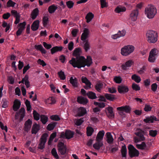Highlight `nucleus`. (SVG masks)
I'll return each instance as SVG.
<instances>
[{
    "mask_svg": "<svg viewBox=\"0 0 159 159\" xmlns=\"http://www.w3.org/2000/svg\"><path fill=\"white\" fill-rule=\"evenodd\" d=\"M57 8V6L53 5L50 6L48 8V11L50 13H54Z\"/></svg>",
    "mask_w": 159,
    "mask_h": 159,
    "instance_id": "obj_41",
    "label": "nucleus"
},
{
    "mask_svg": "<svg viewBox=\"0 0 159 159\" xmlns=\"http://www.w3.org/2000/svg\"><path fill=\"white\" fill-rule=\"evenodd\" d=\"M145 14L149 19L153 18L157 13L156 8L153 5H149L145 9Z\"/></svg>",
    "mask_w": 159,
    "mask_h": 159,
    "instance_id": "obj_3",
    "label": "nucleus"
},
{
    "mask_svg": "<svg viewBox=\"0 0 159 159\" xmlns=\"http://www.w3.org/2000/svg\"><path fill=\"white\" fill-rule=\"evenodd\" d=\"M39 10L38 8H35L32 11L31 15V17L34 20L35 19L38 15Z\"/></svg>",
    "mask_w": 159,
    "mask_h": 159,
    "instance_id": "obj_42",
    "label": "nucleus"
},
{
    "mask_svg": "<svg viewBox=\"0 0 159 159\" xmlns=\"http://www.w3.org/2000/svg\"><path fill=\"white\" fill-rule=\"evenodd\" d=\"M131 78L133 80H134L137 83H139L141 80L140 77L135 74L133 75L131 77Z\"/></svg>",
    "mask_w": 159,
    "mask_h": 159,
    "instance_id": "obj_44",
    "label": "nucleus"
},
{
    "mask_svg": "<svg viewBox=\"0 0 159 159\" xmlns=\"http://www.w3.org/2000/svg\"><path fill=\"white\" fill-rule=\"evenodd\" d=\"M58 149L62 155H64L66 152V148L64 144L62 142H60L58 144Z\"/></svg>",
    "mask_w": 159,
    "mask_h": 159,
    "instance_id": "obj_16",
    "label": "nucleus"
},
{
    "mask_svg": "<svg viewBox=\"0 0 159 159\" xmlns=\"http://www.w3.org/2000/svg\"><path fill=\"white\" fill-rule=\"evenodd\" d=\"M90 36V31L89 29L87 28H85L83 30L81 39L83 41H85L87 40H88V38Z\"/></svg>",
    "mask_w": 159,
    "mask_h": 159,
    "instance_id": "obj_11",
    "label": "nucleus"
},
{
    "mask_svg": "<svg viewBox=\"0 0 159 159\" xmlns=\"http://www.w3.org/2000/svg\"><path fill=\"white\" fill-rule=\"evenodd\" d=\"M39 21L36 20L34 21L31 25V29L33 31L37 30L39 27Z\"/></svg>",
    "mask_w": 159,
    "mask_h": 159,
    "instance_id": "obj_29",
    "label": "nucleus"
},
{
    "mask_svg": "<svg viewBox=\"0 0 159 159\" xmlns=\"http://www.w3.org/2000/svg\"><path fill=\"white\" fill-rule=\"evenodd\" d=\"M70 83L74 87H76L77 86V80L75 77H70Z\"/></svg>",
    "mask_w": 159,
    "mask_h": 159,
    "instance_id": "obj_40",
    "label": "nucleus"
},
{
    "mask_svg": "<svg viewBox=\"0 0 159 159\" xmlns=\"http://www.w3.org/2000/svg\"><path fill=\"white\" fill-rule=\"evenodd\" d=\"M33 114L34 119L35 120H38L39 119L40 115L36 111L34 110L33 111Z\"/></svg>",
    "mask_w": 159,
    "mask_h": 159,
    "instance_id": "obj_56",
    "label": "nucleus"
},
{
    "mask_svg": "<svg viewBox=\"0 0 159 159\" xmlns=\"http://www.w3.org/2000/svg\"><path fill=\"white\" fill-rule=\"evenodd\" d=\"M56 124V123L55 122L49 124L47 127V129L49 131L53 130L55 127Z\"/></svg>",
    "mask_w": 159,
    "mask_h": 159,
    "instance_id": "obj_49",
    "label": "nucleus"
},
{
    "mask_svg": "<svg viewBox=\"0 0 159 159\" xmlns=\"http://www.w3.org/2000/svg\"><path fill=\"white\" fill-rule=\"evenodd\" d=\"M81 79L82 82L85 83L86 85L85 88L87 89H90L91 88V84L87 78L84 76H82Z\"/></svg>",
    "mask_w": 159,
    "mask_h": 159,
    "instance_id": "obj_22",
    "label": "nucleus"
},
{
    "mask_svg": "<svg viewBox=\"0 0 159 159\" xmlns=\"http://www.w3.org/2000/svg\"><path fill=\"white\" fill-rule=\"evenodd\" d=\"M21 105L20 101L17 99H16L14 102L13 105V109L15 111H16L20 108Z\"/></svg>",
    "mask_w": 159,
    "mask_h": 159,
    "instance_id": "obj_23",
    "label": "nucleus"
},
{
    "mask_svg": "<svg viewBox=\"0 0 159 159\" xmlns=\"http://www.w3.org/2000/svg\"><path fill=\"white\" fill-rule=\"evenodd\" d=\"M101 7L102 8L107 7L108 6V3L107 0H100Z\"/></svg>",
    "mask_w": 159,
    "mask_h": 159,
    "instance_id": "obj_51",
    "label": "nucleus"
},
{
    "mask_svg": "<svg viewBox=\"0 0 159 159\" xmlns=\"http://www.w3.org/2000/svg\"><path fill=\"white\" fill-rule=\"evenodd\" d=\"M136 148L141 150H146L147 149V146L144 142H142L140 144H136Z\"/></svg>",
    "mask_w": 159,
    "mask_h": 159,
    "instance_id": "obj_31",
    "label": "nucleus"
},
{
    "mask_svg": "<svg viewBox=\"0 0 159 159\" xmlns=\"http://www.w3.org/2000/svg\"><path fill=\"white\" fill-rule=\"evenodd\" d=\"M126 34V31L125 30H119L117 33L111 35V38L113 39H116L118 38L124 37Z\"/></svg>",
    "mask_w": 159,
    "mask_h": 159,
    "instance_id": "obj_10",
    "label": "nucleus"
},
{
    "mask_svg": "<svg viewBox=\"0 0 159 159\" xmlns=\"http://www.w3.org/2000/svg\"><path fill=\"white\" fill-rule=\"evenodd\" d=\"M122 156L123 157H125L127 154V150L126 147L124 145L122 146L121 149Z\"/></svg>",
    "mask_w": 159,
    "mask_h": 159,
    "instance_id": "obj_38",
    "label": "nucleus"
},
{
    "mask_svg": "<svg viewBox=\"0 0 159 159\" xmlns=\"http://www.w3.org/2000/svg\"><path fill=\"white\" fill-rule=\"evenodd\" d=\"M2 26L4 28L6 27L5 29V31L7 32L8 31L10 28V25L9 24H7V23L5 21H3L2 24Z\"/></svg>",
    "mask_w": 159,
    "mask_h": 159,
    "instance_id": "obj_55",
    "label": "nucleus"
},
{
    "mask_svg": "<svg viewBox=\"0 0 159 159\" xmlns=\"http://www.w3.org/2000/svg\"><path fill=\"white\" fill-rule=\"evenodd\" d=\"M144 133L143 131L140 130L138 132H136L135 134L139 137L140 140L143 141L145 140V138L144 136Z\"/></svg>",
    "mask_w": 159,
    "mask_h": 159,
    "instance_id": "obj_28",
    "label": "nucleus"
},
{
    "mask_svg": "<svg viewBox=\"0 0 159 159\" xmlns=\"http://www.w3.org/2000/svg\"><path fill=\"white\" fill-rule=\"evenodd\" d=\"M37 62L38 64L41 65L43 67H44L47 65L46 63L43 60H42L40 59H39Z\"/></svg>",
    "mask_w": 159,
    "mask_h": 159,
    "instance_id": "obj_62",
    "label": "nucleus"
},
{
    "mask_svg": "<svg viewBox=\"0 0 159 159\" xmlns=\"http://www.w3.org/2000/svg\"><path fill=\"white\" fill-rule=\"evenodd\" d=\"M74 135V133L70 130L66 131L65 133L62 132L61 135V138H64L66 137L67 139H69L73 137Z\"/></svg>",
    "mask_w": 159,
    "mask_h": 159,
    "instance_id": "obj_17",
    "label": "nucleus"
},
{
    "mask_svg": "<svg viewBox=\"0 0 159 159\" xmlns=\"http://www.w3.org/2000/svg\"><path fill=\"white\" fill-rule=\"evenodd\" d=\"M66 4L67 7L70 9L72 8L74 5V2L71 1H67L66 2Z\"/></svg>",
    "mask_w": 159,
    "mask_h": 159,
    "instance_id": "obj_61",
    "label": "nucleus"
},
{
    "mask_svg": "<svg viewBox=\"0 0 159 159\" xmlns=\"http://www.w3.org/2000/svg\"><path fill=\"white\" fill-rule=\"evenodd\" d=\"M94 17V15L92 13L89 12L88 13L86 16V19L87 23H89L93 19Z\"/></svg>",
    "mask_w": 159,
    "mask_h": 159,
    "instance_id": "obj_34",
    "label": "nucleus"
},
{
    "mask_svg": "<svg viewBox=\"0 0 159 159\" xmlns=\"http://www.w3.org/2000/svg\"><path fill=\"white\" fill-rule=\"evenodd\" d=\"M139 14V11L137 9L132 11L130 14V19L132 21H135L137 19Z\"/></svg>",
    "mask_w": 159,
    "mask_h": 159,
    "instance_id": "obj_13",
    "label": "nucleus"
},
{
    "mask_svg": "<svg viewBox=\"0 0 159 159\" xmlns=\"http://www.w3.org/2000/svg\"><path fill=\"white\" fill-rule=\"evenodd\" d=\"M25 104L26 107V109L27 111L31 112V107L30 102L27 100L25 102Z\"/></svg>",
    "mask_w": 159,
    "mask_h": 159,
    "instance_id": "obj_47",
    "label": "nucleus"
},
{
    "mask_svg": "<svg viewBox=\"0 0 159 159\" xmlns=\"http://www.w3.org/2000/svg\"><path fill=\"white\" fill-rule=\"evenodd\" d=\"M19 84L21 83H25L26 87L27 88H28L30 87L29 82L28 81V76L27 75H26L25 77L23 78L22 80L20 81H19L18 82Z\"/></svg>",
    "mask_w": 159,
    "mask_h": 159,
    "instance_id": "obj_26",
    "label": "nucleus"
},
{
    "mask_svg": "<svg viewBox=\"0 0 159 159\" xmlns=\"http://www.w3.org/2000/svg\"><path fill=\"white\" fill-rule=\"evenodd\" d=\"M12 15L14 16L16 18V20L15 23L16 24L18 23L20 20V16L19 13L15 10H12L11 11Z\"/></svg>",
    "mask_w": 159,
    "mask_h": 159,
    "instance_id": "obj_21",
    "label": "nucleus"
},
{
    "mask_svg": "<svg viewBox=\"0 0 159 159\" xmlns=\"http://www.w3.org/2000/svg\"><path fill=\"white\" fill-rule=\"evenodd\" d=\"M157 134V131L156 130H150L149 131V134L152 137H155Z\"/></svg>",
    "mask_w": 159,
    "mask_h": 159,
    "instance_id": "obj_63",
    "label": "nucleus"
},
{
    "mask_svg": "<svg viewBox=\"0 0 159 159\" xmlns=\"http://www.w3.org/2000/svg\"><path fill=\"white\" fill-rule=\"evenodd\" d=\"M96 142H97L93 144V147L95 149L98 150L103 145V143L102 141Z\"/></svg>",
    "mask_w": 159,
    "mask_h": 159,
    "instance_id": "obj_33",
    "label": "nucleus"
},
{
    "mask_svg": "<svg viewBox=\"0 0 159 159\" xmlns=\"http://www.w3.org/2000/svg\"><path fill=\"white\" fill-rule=\"evenodd\" d=\"M48 136V134L47 133L44 134L42 135L38 146L39 148L43 149L44 148L45 144L47 141V138Z\"/></svg>",
    "mask_w": 159,
    "mask_h": 159,
    "instance_id": "obj_9",
    "label": "nucleus"
},
{
    "mask_svg": "<svg viewBox=\"0 0 159 159\" xmlns=\"http://www.w3.org/2000/svg\"><path fill=\"white\" fill-rule=\"evenodd\" d=\"M134 64V61L132 60H129L126 61L125 63L122 64L121 68L124 70H129Z\"/></svg>",
    "mask_w": 159,
    "mask_h": 159,
    "instance_id": "obj_8",
    "label": "nucleus"
},
{
    "mask_svg": "<svg viewBox=\"0 0 159 159\" xmlns=\"http://www.w3.org/2000/svg\"><path fill=\"white\" fill-rule=\"evenodd\" d=\"M82 53L81 49L80 48L75 49L73 53L74 56L76 58H72L69 61V63L74 67L80 68L84 67L86 66H89L92 63V60L90 56H87V58L82 56H80Z\"/></svg>",
    "mask_w": 159,
    "mask_h": 159,
    "instance_id": "obj_1",
    "label": "nucleus"
},
{
    "mask_svg": "<svg viewBox=\"0 0 159 159\" xmlns=\"http://www.w3.org/2000/svg\"><path fill=\"white\" fill-rule=\"evenodd\" d=\"M87 135L88 136H91L94 132L93 128L90 126H88L86 128Z\"/></svg>",
    "mask_w": 159,
    "mask_h": 159,
    "instance_id": "obj_43",
    "label": "nucleus"
},
{
    "mask_svg": "<svg viewBox=\"0 0 159 159\" xmlns=\"http://www.w3.org/2000/svg\"><path fill=\"white\" fill-rule=\"evenodd\" d=\"M52 155L56 159H59V157L57 154L56 149L55 148H53L51 151Z\"/></svg>",
    "mask_w": 159,
    "mask_h": 159,
    "instance_id": "obj_54",
    "label": "nucleus"
},
{
    "mask_svg": "<svg viewBox=\"0 0 159 159\" xmlns=\"http://www.w3.org/2000/svg\"><path fill=\"white\" fill-rule=\"evenodd\" d=\"M126 11V8L123 6H118L115 9V12L117 13H120L122 12H125Z\"/></svg>",
    "mask_w": 159,
    "mask_h": 159,
    "instance_id": "obj_24",
    "label": "nucleus"
},
{
    "mask_svg": "<svg viewBox=\"0 0 159 159\" xmlns=\"http://www.w3.org/2000/svg\"><path fill=\"white\" fill-rule=\"evenodd\" d=\"M77 101L79 103L83 105L86 104L88 102V100L86 98L82 96L78 97Z\"/></svg>",
    "mask_w": 159,
    "mask_h": 159,
    "instance_id": "obj_25",
    "label": "nucleus"
},
{
    "mask_svg": "<svg viewBox=\"0 0 159 159\" xmlns=\"http://www.w3.org/2000/svg\"><path fill=\"white\" fill-rule=\"evenodd\" d=\"M84 122L83 118H81L78 120H75V124L77 125H80Z\"/></svg>",
    "mask_w": 159,
    "mask_h": 159,
    "instance_id": "obj_58",
    "label": "nucleus"
},
{
    "mask_svg": "<svg viewBox=\"0 0 159 159\" xmlns=\"http://www.w3.org/2000/svg\"><path fill=\"white\" fill-rule=\"evenodd\" d=\"M32 124V121L30 119H28L26 121L25 127L26 130L27 131L30 129L31 127Z\"/></svg>",
    "mask_w": 159,
    "mask_h": 159,
    "instance_id": "obj_37",
    "label": "nucleus"
},
{
    "mask_svg": "<svg viewBox=\"0 0 159 159\" xmlns=\"http://www.w3.org/2000/svg\"><path fill=\"white\" fill-rule=\"evenodd\" d=\"M86 113V109L83 107H80L77 109V116H84Z\"/></svg>",
    "mask_w": 159,
    "mask_h": 159,
    "instance_id": "obj_19",
    "label": "nucleus"
},
{
    "mask_svg": "<svg viewBox=\"0 0 159 159\" xmlns=\"http://www.w3.org/2000/svg\"><path fill=\"white\" fill-rule=\"evenodd\" d=\"M107 111V115L109 118H113L114 116V113L113 111V108L112 107H109L106 108Z\"/></svg>",
    "mask_w": 159,
    "mask_h": 159,
    "instance_id": "obj_18",
    "label": "nucleus"
},
{
    "mask_svg": "<svg viewBox=\"0 0 159 159\" xmlns=\"http://www.w3.org/2000/svg\"><path fill=\"white\" fill-rule=\"evenodd\" d=\"M51 119L55 121H58L60 120V118L57 115H53L51 116Z\"/></svg>",
    "mask_w": 159,
    "mask_h": 159,
    "instance_id": "obj_64",
    "label": "nucleus"
},
{
    "mask_svg": "<svg viewBox=\"0 0 159 159\" xmlns=\"http://www.w3.org/2000/svg\"><path fill=\"white\" fill-rule=\"evenodd\" d=\"M118 90L120 93H125L128 91L129 89L127 86L122 84L118 86Z\"/></svg>",
    "mask_w": 159,
    "mask_h": 159,
    "instance_id": "obj_15",
    "label": "nucleus"
},
{
    "mask_svg": "<svg viewBox=\"0 0 159 159\" xmlns=\"http://www.w3.org/2000/svg\"><path fill=\"white\" fill-rule=\"evenodd\" d=\"M94 104L96 106H98L100 108H103L105 106V103L103 102H94Z\"/></svg>",
    "mask_w": 159,
    "mask_h": 159,
    "instance_id": "obj_59",
    "label": "nucleus"
},
{
    "mask_svg": "<svg viewBox=\"0 0 159 159\" xmlns=\"http://www.w3.org/2000/svg\"><path fill=\"white\" fill-rule=\"evenodd\" d=\"M84 42V43L83 45V47L85 51L87 52L91 48L90 44L88 40H87L85 41Z\"/></svg>",
    "mask_w": 159,
    "mask_h": 159,
    "instance_id": "obj_32",
    "label": "nucleus"
},
{
    "mask_svg": "<svg viewBox=\"0 0 159 159\" xmlns=\"http://www.w3.org/2000/svg\"><path fill=\"white\" fill-rule=\"evenodd\" d=\"M39 125L36 123L34 124L33 125L32 130V134H36L39 129Z\"/></svg>",
    "mask_w": 159,
    "mask_h": 159,
    "instance_id": "obj_35",
    "label": "nucleus"
},
{
    "mask_svg": "<svg viewBox=\"0 0 159 159\" xmlns=\"http://www.w3.org/2000/svg\"><path fill=\"white\" fill-rule=\"evenodd\" d=\"M25 108L21 107L18 112H17L16 115V119H19L20 120H22L25 116Z\"/></svg>",
    "mask_w": 159,
    "mask_h": 159,
    "instance_id": "obj_12",
    "label": "nucleus"
},
{
    "mask_svg": "<svg viewBox=\"0 0 159 159\" xmlns=\"http://www.w3.org/2000/svg\"><path fill=\"white\" fill-rule=\"evenodd\" d=\"M40 119L41 122L44 124H45L48 121V117L44 115H41Z\"/></svg>",
    "mask_w": 159,
    "mask_h": 159,
    "instance_id": "obj_50",
    "label": "nucleus"
},
{
    "mask_svg": "<svg viewBox=\"0 0 159 159\" xmlns=\"http://www.w3.org/2000/svg\"><path fill=\"white\" fill-rule=\"evenodd\" d=\"M56 132H54L51 134L48 141V144L49 145L51 144L52 141L53 140V139L56 137Z\"/></svg>",
    "mask_w": 159,
    "mask_h": 159,
    "instance_id": "obj_52",
    "label": "nucleus"
},
{
    "mask_svg": "<svg viewBox=\"0 0 159 159\" xmlns=\"http://www.w3.org/2000/svg\"><path fill=\"white\" fill-rule=\"evenodd\" d=\"M62 48L61 46H55L53 47L51 50V53L53 54L57 52L60 51L62 50Z\"/></svg>",
    "mask_w": 159,
    "mask_h": 159,
    "instance_id": "obj_36",
    "label": "nucleus"
},
{
    "mask_svg": "<svg viewBox=\"0 0 159 159\" xmlns=\"http://www.w3.org/2000/svg\"><path fill=\"white\" fill-rule=\"evenodd\" d=\"M106 136L107 142L109 143H112L114 139L111 133L110 132H107L106 134Z\"/></svg>",
    "mask_w": 159,
    "mask_h": 159,
    "instance_id": "obj_27",
    "label": "nucleus"
},
{
    "mask_svg": "<svg viewBox=\"0 0 159 159\" xmlns=\"http://www.w3.org/2000/svg\"><path fill=\"white\" fill-rule=\"evenodd\" d=\"M86 95L89 98L91 99H94L96 98L97 96L95 93L90 91Z\"/></svg>",
    "mask_w": 159,
    "mask_h": 159,
    "instance_id": "obj_45",
    "label": "nucleus"
},
{
    "mask_svg": "<svg viewBox=\"0 0 159 159\" xmlns=\"http://www.w3.org/2000/svg\"><path fill=\"white\" fill-rule=\"evenodd\" d=\"M146 37L147 41L149 43H154L157 41L158 35L156 32L149 30L146 33Z\"/></svg>",
    "mask_w": 159,
    "mask_h": 159,
    "instance_id": "obj_2",
    "label": "nucleus"
},
{
    "mask_svg": "<svg viewBox=\"0 0 159 159\" xmlns=\"http://www.w3.org/2000/svg\"><path fill=\"white\" fill-rule=\"evenodd\" d=\"M117 110L119 111L120 115H122L124 114V112L128 113L130 112L131 110L130 107L128 106H121L117 108Z\"/></svg>",
    "mask_w": 159,
    "mask_h": 159,
    "instance_id": "obj_7",
    "label": "nucleus"
},
{
    "mask_svg": "<svg viewBox=\"0 0 159 159\" xmlns=\"http://www.w3.org/2000/svg\"><path fill=\"white\" fill-rule=\"evenodd\" d=\"M103 84L102 83L98 82L96 85V89L98 91H100L103 87Z\"/></svg>",
    "mask_w": 159,
    "mask_h": 159,
    "instance_id": "obj_57",
    "label": "nucleus"
},
{
    "mask_svg": "<svg viewBox=\"0 0 159 159\" xmlns=\"http://www.w3.org/2000/svg\"><path fill=\"white\" fill-rule=\"evenodd\" d=\"M56 102L55 98L52 97H50L45 100V102L47 104H53Z\"/></svg>",
    "mask_w": 159,
    "mask_h": 159,
    "instance_id": "obj_39",
    "label": "nucleus"
},
{
    "mask_svg": "<svg viewBox=\"0 0 159 159\" xmlns=\"http://www.w3.org/2000/svg\"><path fill=\"white\" fill-rule=\"evenodd\" d=\"M156 119L155 116H152L147 117L146 119H144L143 121L146 123H153L154 120H157Z\"/></svg>",
    "mask_w": 159,
    "mask_h": 159,
    "instance_id": "obj_30",
    "label": "nucleus"
},
{
    "mask_svg": "<svg viewBox=\"0 0 159 159\" xmlns=\"http://www.w3.org/2000/svg\"><path fill=\"white\" fill-rule=\"evenodd\" d=\"M158 50L157 48H154L150 51L148 61L151 63H154L157 59L158 54Z\"/></svg>",
    "mask_w": 159,
    "mask_h": 159,
    "instance_id": "obj_5",
    "label": "nucleus"
},
{
    "mask_svg": "<svg viewBox=\"0 0 159 159\" xmlns=\"http://www.w3.org/2000/svg\"><path fill=\"white\" fill-rule=\"evenodd\" d=\"M35 48L37 50H40L42 53L45 54L46 52V50L41 45H36L35 46Z\"/></svg>",
    "mask_w": 159,
    "mask_h": 159,
    "instance_id": "obj_46",
    "label": "nucleus"
},
{
    "mask_svg": "<svg viewBox=\"0 0 159 159\" xmlns=\"http://www.w3.org/2000/svg\"><path fill=\"white\" fill-rule=\"evenodd\" d=\"M104 134L105 132L104 130L99 131L97 135L96 141L98 142L102 141Z\"/></svg>",
    "mask_w": 159,
    "mask_h": 159,
    "instance_id": "obj_20",
    "label": "nucleus"
},
{
    "mask_svg": "<svg viewBox=\"0 0 159 159\" xmlns=\"http://www.w3.org/2000/svg\"><path fill=\"white\" fill-rule=\"evenodd\" d=\"M58 74L61 80H64L66 79V76L64 72L61 71L58 72Z\"/></svg>",
    "mask_w": 159,
    "mask_h": 159,
    "instance_id": "obj_53",
    "label": "nucleus"
},
{
    "mask_svg": "<svg viewBox=\"0 0 159 159\" xmlns=\"http://www.w3.org/2000/svg\"><path fill=\"white\" fill-rule=\"evenodd\" d=\"M135 49L134 47L132 45H127L121 48V54L123 56H127L132 53Z\"/></svg>",
    "mask_w": 159,
    "mask_h": 159,
    "instance_id": "obj_4",
    "label": "nucleus"
},
{
    "mask_svg": "<svg viewBox=\"0 0 159 159\" xmlns=\"http://www.w3.org/2000/svg\"><path fill=\"white\" fill-rule=\"evenodd\" d=\"M129 150V154L131 157H138L139 154V151L137 150L132 145L130 144L128 147Z\"/></svg>",
    "mask_w": 159,
    "mask_h": 159,
    "instance_id": "obj_6",
    "label": "nucleus"
},
{
    "mask_svg": "<svg viewBox=\"0 0 159 159\" xmlns=\"http://www.w3.org/2000/svg\"><path fill=\"white\" fill-rule=\"evenodd\" d=\"M6 73L7 77L8 82L10 84V75L9 71V67L10 66V59L8 58L7 61H6Z\"/></svg>",
    "mask_w": 159,
    "mask_h": 159,
    "instance_id": "obj_14",
    "label": "nucleus"
},
{
    "mask_svg": "<svg viewBox=\"0 0 159 159\" xmlns=\"http://www.w3.org/2000/svg\"><path fill=\"white\" fill-rule=\"evenodd\" d=\"M115 82L117 84H120L121 83L122 79L120 76H115L114 78Z\"/></svg>",
    "mask_w": 159,
    "mask_h": 159,
    "instance_id": "obj_60",
    "label": "nucleus"
},
{
    "mask_svg": "<svg viewBox=\"0 0 159 159\" xmlns=\"http://www.w3.org/2000/svg\"><path fill=\"white\" fill-rule=\"evenodd\" d=\"M105 96L107 99L111 101H113L115 98L114 95L110 94L107 93L105 94Z\"/></svg>",
    "mask_w": 159,
    "mask_h": 159,
    "instance_id": "obj_48",
    "label": "nucleus"
}]
</instances>
